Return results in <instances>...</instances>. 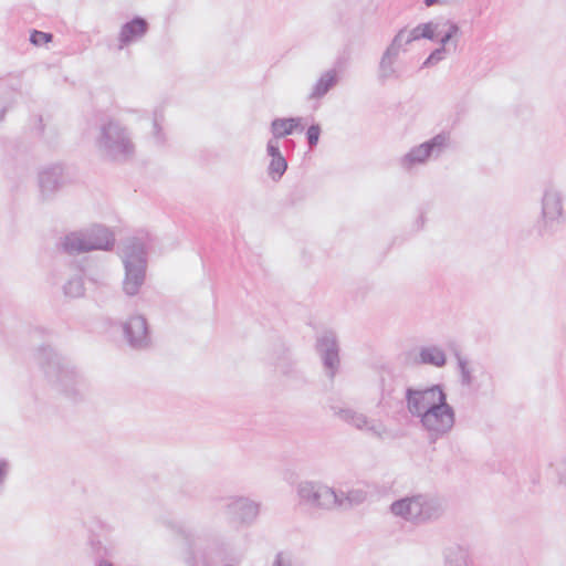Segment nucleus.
<instances>
[{
  "instance_id": "nucleus-1",
  "label": "nucleus",
  "mask_w": 566,
  "mask_h": 566,
  "mask_svg": "<svg viewBox=\"0 0 566 566\" xmlns=\"http://www.w3.org/2000/svg\"><path fill=\"white\" fill-rule=\"evenodd\" d=\"M33 359L52 388L73 401L83 398L86 381L66 357L50 345H41Z\"/></svg>"
},
{
  "instance_id": "nucleus-2",
  "label": "nucleus",
  "mask_w": 566,
  "mask_h": 566,
  "mask_svg": "<svg viewBox=\"0 0 566 566\" xmlns=\"http://www.w3.org/2000/svg\"><path fill=\"white\" fill-rule=\"evenodd\" d=\"M177 533L182 539L181 558L186 566H217L232 556V546L222 535L197 534L184 525L177 527Z\"/></svg>"
},
{
  "instance_id": "nucleus-3",
  "label": "nucleus",
  "mask_w": 566,
  "mask_h": 566,
  "mask_svg": "<svg viewBox=\"0 0 566 566\" xmlns=\"http://www.w3.org/2000/svg\"><path fill=\"white\" fill-rule=\"evenodd\" d=\"M150 243L151 237L146 231H138L123 243L120 254L125 269L123 291L128 296L137 295L145 283Z\"/></svg>"
},
{
  "instance_id": "nucleus-4",
  "label": "nucleus",
  "mask_w": 566,
  "mask_h": 566,
  "mask_svg": "<svg viewBox=\"0 0 566 566\" xmlns=\"http://www.w3.org/2000/svg\"><path fill=\"white\" fill-rule=\"evenodd\" d=\"M96 145L102 154L112 161H126L133 157L135 151L127 128L115 119H109L101 125Z\"/></svg>"
},
{
  "instance_id": "nucleus-5",
  "label": "nucleus",
  "mask_w": 566,
  "mask_h": 566,
  "mask_svg": "<svg viewBox=\"0 0 566 566\" xmlns=\"http://www.w3.org/2000/svg\"><path fill=\"white\" fill-rule=\"evenodd\" d=\"M439 500L428 494H415L396 500L390 512L408 522L422 524L439 518L442 514Z\"/></svg>"
},
{
  "instance_id": "nucleus-6",
  "label": "nucleus",
  "mask_w": 566,
  "mask_h": 566,
  "mask_svg": "<svg viewBox=\"0 0 566 566\" xmlns=\"http://www.w3.org/2000/svg\"><path fill=\"white\" fill-rule=\"evenodd\" d=\"M421 427L428 432L430 443L448 434L455 422V412L448 402L447 395L439 399L434 406H431L427 412L419 419Z\"/></svg>"
},
{
  "instance_id": "nucleus-7",
  "label": "nucleus",
  "mask_w": 566,
  "mask_h": 566,
  "mask_svg": "<svg viewBox=\"0 0 566 566\" xmlns=\"http://www.w3.org/2000/svg\"><path fill=\"white\" fill-rule=\"evenodd\" d=\"M563 196L554 187L545 189L542 198V219L537 223L538 235H552L564 221Z\"/></svg>"
},
{
  "instance_id": "nucleus-8",
  "label": "nucleus",
  "mask_w": 566,
  "mask_h": 566,
  "mask_svg": "<svg viewBox=\"0 0 566 566\" xmlns=\"http://www.w3.org/2000/svg\"><path fill=\"white\" fill-rule=\"evenodd\" d=\"M446 395L447 392L440 384L424 388L407 387L405 390L406 408L411 417L421 419L427 410Z\"/></svg>"
},
{
  "instance_id": "nucleus-9",
  "label": "nucleus",
  "mask_w": 566,
  "mask_h": 566,
  "mask_svg": "<svg viewBox=\"0 0 566 566\" xmlns=\"http://www.w3.org/2000/svg\"><path fill=\"white\" fill-rule=\"evenodd\" d=\"M315 350L321 358L326 377L334 380L340 369V347L336 333L328 329L317 335Z\"/></svg>"
},
{
  "instance_id": "nucleus-10",
  "label": "nucleus",
  "mask_w": 566,
  "mask_h": 566,
  "mask_svg": "<svg viewBox=\"0 0 566 566\" xmlns=\"http://www.w3.org/2000/svg\"><path fill=\"white\" fill-rule=\"evenodd\" d=\"M301 502L318 509L329 510L342 503L335 490L318 482L304 481L297 486Z\"/></svg>"
},
{
  "instance_id": "nucleus-11",
  "label": "nucleus",
  "mask_w": 566,
  "mask_h": 566,
  "mask_svg": "<svg viewBox=\"0 0 566 566\" xmlns=\"http://www.w3.org/2000/svg\"><path fill=\"white\" fill-rule=\"evenodd\" d=\"M122 331L128 346L136 350H143L150 346V329L144 315L135 314L122 323Z\"/></svg>"
},
{
  "instance_id": "nucleus-12",
  "label": "nucleus",
  "mask_w": 566,
  "mask_h": 566,
  "mask_svg": "<svg viewBox=\"0 0 566 566\" xmlns=\"http://www.w3.org/2000/svg\"><path fill=\"white\" fill-rule=\"evenodd\" d=\"M226 514L234 523L251 524L259 514V504L247 497L232 499L226 504Z\"/></svg>"
},
{
  "instance_id": "nucleus-13",
  "label": "nucleus",
  "mask_w": 566,
  "mask_h": 566,
  "mask_svg": "<svg viewBox=\"0 0 566 566\" xmlns=\"http://www.w3.org/2000/svg\"><path fill=\"white\" fill-rule=\"evenodd\" d=\"M83 231H72L61 237L56 242V249L69 255H77L92 251Z\"/></svg>"
},
{
  "instance_id": "nucleus-14",
  "label": "nucleus",
  "mask_w": 566,
  "mask_h": 566,
  "mask_svg": "<svg viewBox=\"0 0 566 566\" xmlns=\"http://www.w3.org/2000/svg\"><path fill=\"white\" fill-rule=\"evenodd\" d=\"M459 31L460 28L457 22L441 19L437 22L420 23L408 35H458Z\"/></svg>"
},
{
  "instance_id": "nucleus-15",
  "label": "nucleus",
  "mask_w": 566,
  "mask_h": 566,
  "mask_svg": "<svg viewBox=\"0 0 566 566\" xmlns=\"http://www.w3.org/2000/svg\"><path fill=\"white\" fill-rule=\"evenodd\" d=\"M64 184L63 167L53 165L39 174V187L43 198H49Z\"/></svg>"
},
{
  "instance_id": "nucleus-16",
  "label": "nucleus",
  "mask_w": 566,
  "mask_h": 566,
  "mask_svg": "<svg viewBox=\"0 0 566 566\" xmlns=\"http://www.w3.org/2000/svg\"><path fill=\"white\" fill-rule=\"evenodd\" d=\"M92 251H111L115 245V235L113 231L102 224H95L88 231L84 232Z\"/></svg>"
},
{
  "instance_id": "nucleus-17",
  "label": "nucleus",
  "mask_w": 566,
  "mask_h": 566,
  "mask_svg": "<svg viewBox=\"0 0 566 566\" xmlns=\"http://www.w3.org/2000/svg\"><path fill=\"white\" fill-rule=\"evenodd\" d=\"M303 117H276L271 122L270 132L275 138L282 139L294 132L304 129Z\"/></svg>"
},
{
  "instance_id": "nucleus-18",
  "label": "nucleus",
  "mask_w": 566,
  "mask_h": 566,
  "mask_svg": "<svg viewBox=\"0 0 566 566\" xmlns=\"http://www.w3.org/2000/svg\"><path fill=\"white\" fill-rule=\"evenodd\" d=\"M429 40H440V45L434 49L423 61L421 69L432 67L443 61L451 51L458 48V38H428Z\"/></svg>"
},
{
  "instance_id": "nucleus-19",
  "label": "nucleus",
  "mask_w": 566,
  "mask_h": 566,
  "mask_svg": "<svg viewBox=\"0 0 566 566\" xmlns=\"http://www.w3.org/2000/svg\"><path fill=\"white\" fill-rule=\"evenodd\" d=\"M449 143V135L446 133H440L433 136L432 138L426 140L420 144L422 155L426 158V161L429 159L439 158L442 153L447 149Z\"/></svg>"
},
{
  "instance_id": "nucleus-20",
  "label": "nucleus",
  "mask_w": 566,
  "mask_h": 566,
  "mask_svg": "<svg viewBox=\"0 0 566 566\" xmlns=\"http://www.w3.org/2000/svg\"><path fill=\"white\" fill-rule=\"evenodd\" d=\"M449 143V135L446 133H440L433 136L432 138L426 140L420 144L422 155L426 158V161L429 159L439 158L442 153L447 149Z\"/></svg>"
},
{
  "instance_id": "nucleus-21",
  "label": "nucleus",
  "mask_w": 566,
  "mask_h": 566,
  "mask_svg": "<svg viewBox=\"0 0 566 566\" xmlns=\"http://www.w3.org/2000/svg\"><path fill=\"white\" fill-rule=\"evenodd\" d=\"M339 82V75L335 70L325 71L316 81L308 98H322Z\"/></svg>"
},
{
  "instance_id": "nucleus-22",
  "label": "nucleus",
  "mask_w": 566,
  "mask_h": 566,
  "mask_svg": "<svg viewBox=\"0 0 566 566\" xmlns=\"http://www.w3.org/2000/svg\"><path fill=\"white\" fill-rule=\"evenodd\" d=\"M417 361L421 365L441 368L447 364V356L446 353L436 345L423 346L419 349Z\"/></svg>"
},
{
  "instance_id": "nucleus-23",
  "label": "nucleus",
  "mask_w": 566,
  "mask_h": 566,
  "mask_svg": "<svg viewBox=\"0 0 566 566\" xmlns=\"http://www.w3.org/2000/svg\"><path fill=\"white\" fill-rule=\"evenodd\" d=\"M468 549L452 544L444 549V566H468Z\"/></svg>"
},
{
  "instance_id": "nucleus-24",
  "label": "nucleus",
  "mask_w": 566,
  "mask_h": 566,
  "mask_svg": "<svg viewBox=\"0 0 566 566\" xmlns=\"http://www.w3.org/2000/svg\"><path fill=\"white\" fill-rule=\"evenodd\" d=\"M63 294L70 298H78L84 296L85 286L83 271L71 276L63 285Z\"/></svg>"
},
{
  "instance_id": "nucleus-25",
  "label": "nucleus",
  "mask_w": 566,
  "mask_h": 566,
  "mask_svg": "<svg viewBox=\"0 0 566 566\" xmlns=\"http://www.w3.org/2000/svg\"><path fill=\"white\" fill-rule=\"evenodd\" d=\"M148 29L147 20L140 15H135L122 25L118 35H145Z\"/></svg>"
},
{
  "instance_id": "nucleus-26",
  "label": "nucleus",
  "mask_w": 566,
  "mask_h": 566,
  "mask_svg": "<svg viewBox=\"0 0 566 566\" xmlns=\"http://www.w3.org/2000/svg\"><path fill=\"white\" fill-rule=\"evenodd\" d=\"M455 357L458 359V367L460 371L461 385L471 387L474 390L479 391L482 388V384L474 385V378L469 368L468 361L463 358L460 353H455Z\"/></svg>"
},
{
  "instance_id": "nucleus-27",
  "label": "nucleus",
  "mask_w": 566,
  "mask_h": 566,
  "mask_svg": "<svg viewBox=\"0 0 566 566\" xmlns=\"http://www.w3.org/2000/svg\"><path fill=\"white\" fill-rule=\"evenodd\" d=\"M396 61L381 56L378 65V81L385 84L389 78H397L398 72L395 69Z\"/></svg>"
},
{
  "instance_id": "nucleus-28",
  "label": "nucleus",
  "mask_w": 566,
  "mask_h": 566,
  "mask_svg": "<svg viewBox=\"0 0 566 566\" xmlns=\"http://www.w3.org/2000/svg\"><path fill=\"white\" fill-rule=\"evenodd\" d=\"M287 169L284 156L272 157L268 166V175L273 181H279Z\"/></svg>"
},
{
  "instance_id": "nucleus-29",
  "label": "nucleus",
  "mask_w": 566,
  "mask_h": 566,
  "mask_svg": "<svg viewBox=\"0 0 566 566\" xmlns=\"http://www.w3.org/2000/svg\"><path fill=\"white\" fill-rule=\"evenodd\" d=\"M426 158L422 155L420 145L413 146L407 154L400 159V165L405 169H410L416 165L424 164Z\"/></svg>"
},
{
  "instance_id": "nucleus-30",
  "label": "nucleus",
  "mask_w": 566,
  "mask_h": 566,
  "mask_svg": "<svg viewBox=\"0 0 566 566\" xmlns=\"http://www.w3.org/2000/svg\"><path fill=\"white\" fill-rule=\"evenodd\" d=\"M403 38H392L391 43L388 45V48L384 52V56L386 59L390 57V60L397 61L400 52L405 51L403 46L408 45L415 40H419L420 38H407V40L403 42Z\"/></svg>"
},
{
  "instance_id": "nucleus-31",
  "label": "nucleus",
  "mask_w": 566,
  "mask_h": 566,
  "mask_svg": "<svg viewBox=\"0 0 566 566\" xmlns=\"http://www.w3.org/2000/svg\"><path fill=\"white\" fill-rule=\"evenodd\" d=\"M275 365L284 375L289 376L296 373V370L294 369V363L292 361L289 355V350L284 346V344L280 345V355L276 357Z\"/></svg>"
},
{
  "instance_id": "nucleus-32",
  "label": "nucleus",
  "mask_w": 566,
  "mask_h": 566,
  "mask_svg": "<svg viewBox=\"0 0 566 566\" xmlns=\"http://www.w3.org/2000/svg\"><path fill=\"white\" fill-rule=\"evenodd\" d=\"M352 48L349 44H346L337 54L334 66L331 70H335L338 74L339 72H343L347 69L349 65V62L352 60Z\"/></svg>"
},
{
  "instance_id": "nucleus-33",
  "label": "nucleus",
  "mask_w": 566,
  "mask_h": 566,
  "mask_svg": "<svg viewBox=\"0 0 566 566\" xmlns=\"http://www.w3.org/2000/svg\"><path fill=\"white\" fill-rule=\"evenodd\" d=\"M139 38H107L103 45L107 46L109 50L120 51L132 43L137 41Z\"/></svg>"
},
{
  "instance_id": "nucleus-34",
  "label": "nucleus",
  "mask_w": 566,
  "mask_h": 566,
  "mask_svg": "<svg viewBox=\"0 0 566 566\" xmlns=\"http://www.w3.org/2000/svg\"><path fill=\"white\" fill-rule=\"evenodd\" d=\"M322 134V127L318 123H313L308 128L306 129L305 136L308 147L315 148L319 142V137Z\"/></svg>"
},
{
  "instance_id": "nucleus-35",
  "label": "nucleus",
  "mask_w": 566,
  "mask_h": 566,
  "mask_svg": "<svg viewBox=\"0 0 566 566\" xmlns=\"http://www.w3.org/2000/svg\"><path fill=\"white\" fill-rule=\"evenodd\" d=\"M164 119L163 112L159 109L154 111V119H153V134L157 142V144H164L165 137L161 129L160 122Z\"/></svg>"
},
{
  "instance_id": "nucleus-36",
  "label": "nucleus",
  "mask_w": 566,
  "mask_h": 566,
  "mask_svg": "<svg viewBox=\"0 0 566 566\" xmlns=\"http://www.w3.org/2000/svg\"><path fill=\"white\" fill-rule=\"evenodd\" d=\"M11 99H12L11 90L0 86V120L3 118Z\"/></svg>"
},
{
  "instance_id": "nucleus-37",
  "label": "nucleus",
  "mask_w": 566,
  "mask_h": 566,
  "mask_svg": "<svg viewBox=\"0 0 566 566\" xmlns=\"http://www.w3.org/2000/svg\"><path fill=\"white\" fill-rule=\"evenodd\" d=\"M11 463L7 459H0V493L3 492L6 482L9 478Z\"/></svg>"
},
{
  "instance_id": "nucleus-38",
  "label": "nucleus",
  "mask_w": 566,
  "mask_h": 566,
  "mask_svg": "<svg viewBox=\"0 0 566 566\" xmlns=\"http://www.w3.org/2000/svg\"><path fill=\"white\" fill-rule=\"evenodd\" d=\"M350 423L354 424L358 429L366 428V429L371 430L375 433L379 434V432L376 430V427L374 424L369 426V421H368L367 417L361 413L356 412V415L353 418V420L350 421Z\"/></svg>"
},
{
  "instance_id": "nucleus-39",
  "label": "nucleus",
  "mask_w": 566,
  "mask_h": 566,
  "mask_svg": "<svg viewBox=\"0 0 566 566\" xmlns=\"http://www.w3.org/2000/svg\"><path fill=\"white\" fill-rule=\"evenodd\" d=\"M555 469L557 474L558 483L566 485V457L557 461L555 464H551Z\"/></svg>"
},
{
  "instance_id": "nucleus-40",
  "label": "nucleus",
  "mask_w": 566,
  "mask_h": 566,
  "mask_svg": "<svg viewBox=\"0 0 566 566\" xmlns=\"http://www.w3.org/2000/svg\"><path fill=\"white\" fill-rule=\"evenodd\" d=\"M266 154L268 156L276 157L282 156L280 139L272 136L266 143Z\"/></svg>"
},
{
  "instance_id": "nucleus-41",
  "label": "nucleus",
  "mask_w": 566,
  "mask_h": 566,
  "mask_svg": "<svg viewBox=\"0 0 566 566\" xmlns=\"http://www.w3.org/2000/svg\"><path fill=\"white\" fill-rule=\"evenodd\" d=\"M272 566H300L295 564L291 557L284 555L282 552L275 555V559Z\"/></svg>"
},
{
  "instance_id": "nucleus-42",
  "label": "nucleus",
  "mask_w": 566,
  "mask_h": 566,
  "mask_svg": "<svg viewBox=\"0 0 566 566\" xmlns=\"http://www.w3.org/2000/svg\"><path fill=\"white\" fill-rule=\"evenodd\" d=\"M53 39L54 38H29V41L34 46H44L46 49H50L49 44L53 42Z\"/></svg>"
},
{
  "instance_id": "nucleus-43",
  "label": "nucleus",
  "mask_w": 566,
  "mask_h": 566,
  "mask_svg": "<svg viewBox=\"0 0 566 566\" xmlns=\"http://www.w3.org/2000/svg\"><path fill=\"white\" fill-rule=\"evenodd\" d=\"M338 415L342 419L350 423L356 412L352 409H340Z\"/></svg>"
},
{
  "instance_id": "nucleus-44",
  "label": "nucleus",
  "mask_w": 566,
  "mask_h": 566,
  "mask_svg": "<svg viewBox=\"0 0 566 566\" xmlns=\"http://www.w3.org/2000/svg\"><path fill=\"white\" fill-rule=\"evenodd\" d=\"M94 566H115V565L112 562L105 559L102 555H99L96 558Z\"/></svg>"
},
{
  "instance_id": "nucleus-45",
  "label": "nucleus",
  "mask_w": 566,
  "mask_h": 566,
  "mask_svg": "<svg viewBox=\"0 0 566 566\" xmlns=\"http://www.w3.org/2000/svg\"><path fill=\"white\" fill-rule=\"evenodd\" d=\"M303 197V189H296L291 193V201L292 203H295L297 200L302 199Z\"/></svg>"
},
{
  "instance_id": "nucleus-46",
  "label": "nucleus",
  "mask_w": 566,
  "mask_h": 566,
  "mask_svg": "<svg viewBox=\"0 0 566 566\" xmlns=\"http://www.w3.org/2000/svg\"><path fill=\"white\" fill-rule=\"evenodd\" d=\"M50 332L46 331L45 328L43 327H36L32 331V337H36V336H43L45 334H49Z\"/></svg>"
},
{
  "instance_id": "nucleus-47",
  "label": "nucleus",
  "mask_w": 566,
  "mask_h": 566,
  "mask_svg": "<svg viewBox=\"0 0 566 566\" xmlns=\"http://www.w3.org/2000/svg\"><path fill=\"white\" fill-rule=\"evenodd\" d=\"M29 35H53L51 32L40 31L38 29H30Z\"/></svg>"
},
{
  "instance_id": "nucleus-48",
  "label": "nucleus",
  "mask_w": 566,
  "mask_h": 566,
  "mask_svg": "<svg viewBox=\"0 0 566 566\" xmlns=\"http://www.w3.org/2000/svg\"><path fill=\"white\" fill-rule=\"evenodd\" d=\"M481 376H482L485 380H488V381H489V387H490L491 389H493V377H492V375H491L490 373H488V371H483Z\"/></svg>"
},
{
  "instance_id": "nucleus-49",
  "label": "nucleus",
  "mask_w": 566,
  "mask_h": 566,
  "mask_svg": "<svg viewBox=\"0 0 566 566\" xmlns=\"http://www.w3.org/2000/svg\"><path fill=\"white\" fill-rule=\"evenodd\" d=\"M38 412V401L34 400V407L33 408H28L25 410V416L27 417H31L33 413H36Z\"/></svg>"
},
{
  "instance_id": "nucleus-50",
  "label": "nucleus",
  "mask_w": 566,
  "mask_h": 566,
  "mask_svg": "<svg viewBox=\"0 0 566 566\" xmlns=\"http://www.w3.org/2000/svg\"><path fill=\"white\" fill-rule=\"evenodd\" d=\"M294 146H295V143L292 139H285L284 145H283V147L285 149H290V148L292 149Z\"/></svg>"
},
{
  "instance_id": "nucleus-51",
  "label": "nucleus",
  "mask_w": 566,
  "mask_h": 566,
  "mask_svg": "<svg viewBox=\"0 0 566 566\" xmlns=\"http://www.w3.org/2000/svg\"><path fill=\"white\" fill-rule=\"evenodd\" d=\"M440 0H423V3L427 6V7H432L437 3H439Z\"/></svg>"
},
{
  "instance_id": "nucleus-52",
  "label": "nucleus",
  "mask_w": 566,
  "mask_h": 566,
  "mask_svg": "<svg viewBox=\"0 0 566 566\" xmlns=\"http://www.w3.org/2000/svg\"><path fill=\"white\" fill-rule=\"evenodd\" d=\"M423 222H424V219H423V216L421 214V216L419 217V219L417 220L418 228H422Z\"/></svg>"
},
{
  "instance_id": "nucleus-53",
  "label": "nucleus",
  "mask_w": 566,
  "mask_h": 566,
  "mask_svg": "<svg viewBox=\"0 0 566 566\" xmlns=\"http://www.w3.org/2000/svg\"><path fill=\"white\" fill-rule=\"evenodd\" d=\"M39 133L42 134L43 133V129H44V125L42 124V117L40 116L39 117Z\"/></svg>"
},
{
  "instance_id": "nucleus-54",
  "label": "nucleus",
  "mask_w": 566,
  "mask_h": 566,
  "mask_svg": "<svg viewBox=\"0 0 566 566\" xmlns=\"http://www.w3.org/2000/svg\"><path fill=\"white\" fill-rule=\"evenodd\" d=\"M348 500H349L350 502H357V501H358V496L354 495V493H349V495H348Z\"/></svg>"
},
{
  "instance_id": "nucleus-55",
  "label": "nucleus",
  "mask_w": 566,
  "mask_h": 566,
  "mask_svg": "<svg viewBox=\"0 0 566 566\" xmlns=\"http://www.w3.org/2000/svg\"><path fill=\"white\" fill-rule=\"evenodd\" d=\"M406 32H407V29H406V28H402V29H400V30L397 32V34H396V35L402 36V35H405V33H406Z\"/></svg>"
},
{
  "instance_id": "nucleus-56",
  "label": "nucleus",
  "mask_w": 566,
  "mask_h": 566,
  "mask_svg": "<svg viewBox=\"0 0 566 566\" xmlns=\"http://www.w3.org/2000/svg\"><path fill=\"white\" fill-rule=\"evenodd\" d=\"M29 399H32L33 401H34V400L36 401V399H35V398H32V396H29V397L27 398V400H29Z\"/></svg>"
}]
</instances>
